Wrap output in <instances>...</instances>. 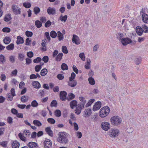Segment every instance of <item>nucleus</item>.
<instances>
[{"instance_id":"f257e3e1","label":"nucleus","mask_w":148,"mask_h":148,"mask_svg":"<svg viewBox=\"0 0 148 148\" xmlns=\"http://www.w3.org/2000/svg\"><path fill=\"white\" fill-rule=\"evenodd\" d=\"M67 134L64 132H61L59 133V137L58 138L57 140L59 143L66 144L68 143L69 142L68 139Z\"/></svg>"},{"instance_id":"f03ea898","label":"nucleus","mask_w":148,"mask_h":148,"mask_svg":"<svg viewBox=\"0 0 148 148\" xmlns=\"http://www.w3.org/2000/svg\"><path fill=\"white\" fill-rule=\"evenodd\" d=\"M110 111V108L107 106L103 107L100 110L99 112V116L102 118L107 116Z\"/></svg>"},{"instance_id":"7ed1b4c3","label":"nucleus","mask_w":148,"mask_h":148,"mask_svg":"<svg viewBox=\"0 0 148 148\" xmlns=\"http://www.w3.org/2000/svg\"><path fill=\"white\" fill-rule=\"evenodd\" d=\"M121 121V118L117 116H114L110 119L111 124L114 126H117L120 125Z\"/></svg>"},{"instance_id":"20e7f679","label":"nucleus","mask_w":148,"mask_h":148,"mask_svg":"<svg viewBox=\"0 0 148 148\" xmlns=\"http://www.w3.org/2000/svg\"><path fill=\"white\" fill-rule=\"evenodd\" d=\"M119 132V130L118 129H111L109 131V135L112 138H115L118 135Z\"/></svg>"},{"instance_id":"39448f33","label":"nucleus","mask_w":148,"mask_h":148,"mask_svg":"<svg viewBox=\"0 0 148 148\" xmlns=\"http://www.w3.org/2000/svg\"><path fill=\"white\" fill-rule=\"evenodd\" d=\"M101 127L103 130L107 131L110 128V124L108 122H103L101 124Z\"/></svg>"},{"instance_id":"423d86ee","label":"nucleus","mask_w":148,"mask_h":148,"mask_svg":"<svg viewBox=\"0 0 148 148\" xmlns=\"http://www.w3.org/2000/svg\"><path fill=\"white\" fill-rule=\"evenodd\" d=\"M121 41L123 45H126L128 44L132 43V41L130 38L127 37L122 38Z\"/></svg>"},{"instance_id":"0eeeda50","label":"nucleus","mask_w":148,"mask_h":148,"mask_svg":"<svg viewBox=\"0 0 148 148\" xmlns=\"http://www.w3.org/2000/svg\"><path fill=\"white\" fill-rule=\"evenodd\" d=\"M101 103L100 101H98L96 102L93 107L92 110L94 111H95L100 109L101 107Z\"/></svg>"},{"instance_id":"6e6552de","label":"nucleus","mask_w":148,"mask_h":148,"mask_svg":"<svg viewBox=\"0 0 148 148\" xmlns=\"http://www.w3.org/2000/svg\"><path fill=\"white\" fill-rule=\"evenodd\" d=\"M72 40V42L76 45H78L81 42L79 38L76 35H73Z\"/></svg>"},{"instance_id":"1a4fd4ad","label":"nucleus","mask_w":148,"mask_h":148,"mask_svg":"<svg viewBox=\"0 0 148 148\" xmlns=\"http://www.w3.org/2000/svg\"><path fill=\"white\" fill-rule=\"evenodd\" d=\"M12 10L13 12L15 13L16 14H20V9L15 5H13L12 6Z\"/></svg>"},{"instance_id":"9d476101","label":"nucleus","mask_w":148,"mask_h":148,"mask_svg":"<svg viewBox=\"0 0 148 148\" xmlns=\"http://www.w3.org/2000/svg\"><path fill=\"white\" fill-rule=\"evenodd\" d=\"M67 95L66 92L64 91H61L60 92V99L62 101H64L66 99Z\"/></svg>"},{"instance_id":"9b49d317","label":"nucleus","mask_w":148,"mask_h":148,"mask_svg":"<svg viewBox=\"0 0 148 148\" xmlns=\"http://www.w3.org/2000/svg\"><path fill=\"white\" fill-rule=\"evenodd\" d=\"M84 108L80 104H78L75 110V113L77 115L80 114L81 112L82 109Z\"/></svg>"},{"instance_id":"f8f14e48","label":"nucleus","mask_w":148,"mask_h":148,"mask_svg":"<svg viewBox=\"0 0 148 148\" xmlns=\"http://www.w3.org/2000/svg\"><path fill=\"white\" fill-rule=\"evenodd\" d=\"M47 11L49 15H54L56 14V10L54 8L49 7L47 9Z\"/></svg>"},{"instance_id":"ddd939ff","label":"nucleus","mask_w":148,"mask_h":148,"mask_svg":"<svg viewBox=\"0 0 148 148\" xmlns=\"http://www.w3.org/2000/svg\"><path fill=\"white\" fill-rule=\"evenodd\" d=\"M143 21L145 23H148V15L145 13H143L142 15Z\"/></svg>"},{"instance_id":"4468645a","label":"nucleus","mask_w":148,"mask_h":148,"mask_svg":"<svg viewBox=\"0 0 148 148\" xmlns=\"http://www.w3.org/2000/svg\"><path fill=\"white\" fill-rule=\"evenodd\" d=\"M32 84L33 87L39 89L41 87L40 83L37 81H33L32 82Z\"/></svg>"},{"instance_id":"2eb2a0df","label":"nucleus","mask_w":148,"mask_h":148,"mask_svg":"<svg viewBox=\"0 0 148 148\" xmlns=\"http://www.w3.org/2000/svg\"><path fill=\"white\" fill-rule=\"evenodd\" d=\"M84 116L86 117L89 116L91 114L92 110L91 109H88L85 110L84 111Z\"/></svg>"},{"instance_id":"dca6fc26","label":"nucleus","mask_w":148,"mask_h":148,"mask_svg":"<svg viewBox=\"0 0 148 148\" xmlns=\"http://www.w3.org/2000/svg\"><path fill=\"white\" fill-rule=\"evenodd\" d=\"M38 146L37 143L33 142H30L27 144V146L30 148H36Z\"/></svg>"},{"instance_id":"f3484780","label":"nucleus","mask_w":148,"mask_h":148,"mask_svg":"<svg viewBox=\"0 0 148 148\" xmlns=\"http://www.w3.org/2000/svg\"><path fill=\"white\" fill-rule=\"evenodd\" d=\"M136 32L138 35L141 36L143 32V28L140 26H137L136 27Z\"/></svg>"},{"instance_id":"a211bd4d","label":"nucleus","mask_w":148,"mask_h":148,"mask_svg":"<svg viewBox=\"0 0 148 148\" xmlns=\"http://www.w3.org/2000/svg\"><path fill=\"white\" fill-rule=\"evenodd\" d=\"M45 131L49 136L51 137L53 136V131L51 130L50 127H46L45 129Z\"/></svg>"},{"instance_id":"6ab92c4d","label":"nucleus","mask_w":148,"mask_h":148,"mask_svg":"<svg viewBox=\"0 0 148 148\" xmlns=\"http://www.w3.org/2000/svg\"><path fill=\"white\" fill-rule=\"evenodd\" d=\"M17 40L16 41V44L17 45H19L20 44H23L24 42V40L22 37L20 36L17 37Z\"/></svg>"},{"instance_id":"aec40b11","label":"nucleus","mask_w":148,"mask_h":148,"mask_svg":"<svg viewBox=\"0 0 148 148\" xmlns=\"http://www.w3.org/2000/svg\"><path fill=\"white\" fill-rule=\"evenodd\" d=\"M19 146V143L16 140L14 141L12 144V148H18Z\"/></svg>"},{"instance_id":"412c9836","label":"nucleus","mask_w":148,"mask_h":148,"mask_svg":"<svg viewBox=\"0 0 148 148\" xmlns=\"http://www.w3.org/2000/svg\"><path fill=\"white\" fill-rule=\"evenodd\" d=\"M70 105L71 108L73 109L74 108V107L75 106L77 107L78 105H77V101L75 100H73L71 101L70 103Z\"/></svg>"},{"instance_id":"4be33fe9","label":"nucleus","mask_w":148,"mask_h":148,"mask_svg":"<svg viewBox=\"0 0 148 148\" xmlns=\"http://www.w3.org/2000/svg\"><path fill=\"white\" fill-rule=\"evenodd\" d=\"M77 84V82L76 80H72L69 81L68 82V85L69 86L72 87H74Z\"/></svg>"},{"instance_id":"5701e85b","label":"nucleus","mask_w":148,"mask_h":148,"mask_svg":"<svg viewBox=\"0 0 148 148\" xmlns=\"http://www.w3.org/2000/svg\"><path fill=\"white\" fill-rule=\"evenodd\" d=\"M18 136L20 139L22 141L25 142L27 140L25 136L23 135V134L21 133H19L18 134Z\"/></svg>"},{"instance_id":"b1692460","label":"nucleus","mask_w":148,"mask_h":148,"mask_svg":"<svg viewBox=\"0 0 148 148\" xmlns=\"http://www.w3.org/2000/svg\"><path fill=\"white\" fill-rule=\"evenodd\" d=\"M79 98L80 100L82 102L81 104H79L80 105L82 106L83 108H84V105L86 102V100H85V98L82 97H79Z\"/></svg>"},{"instance_id":"393cba45","label":"nucleus","mask_w":148,"mask_h":148,"mask_svg":"<svg viewBox=\"0 0 148 148\" xmlns=\"http://www.w3.org/2000/svg\"><path fill=\"white\" fill-rule=\"evenodd\" d=\"M57 34L58 38L59 40L60 41L62 40L64 38V36L62 34L60 31H58Z\"/></svg>"},{"instance_id":"a878e982","label":"nucleus","mask_w":148,"mask_h":148,"mask_svg":"<svg viewBox=\"0 0 148 148\" xmlns=\"http://www.w3.org/2000/svg\"><path fill=\"white\" fill-rule=\"evenodd\" d=\"M3 42L5 44H8L11 41V39L9 37H6L3 40Z\"/></svg>"},{"instance_id":"bb28decb","label":"nucleus","mask_w":148,"mask_h":148,"mask_svg":"<svg viewBox=\"0 0 148 148\" xmlns=\"http://www.w3.org/2000/svg\"><path fill=\"white\" fill-rule=\"evenodd\" d=\"M63 56V53H59L57 56L56 57V61H60L62 59V58Z\"/></svg>"},{"instance_id":"cd10ccee","label":"nucleus","mask_w":148,"mask_h":148,"mask_svg":"<svg viewBox=\"0 0 148 148\" xmlns=\"http://www.w3.org/2000/svg\"><path fill=\"white\" fill-rule=\"evenodd\" d=\"M7 50L9 51L12 50L14 48V45L13 43H11L6 47Z\"/></svg>"},{"instance_id":"c85d7f7f","label":"nucleus","mask_w":148,"mask_h":148,"mask_svg":"<svg viewBox=\"0 0 148 148\" xmlns=\"http://www.w3.org/2000/svg\"><path fill=\"white\" fill-rule=\"evenodd\" d=\"M47 73V70L46 68L42 69L41 71L40 75L42 76H44L46 75Z\"/></svg>"},{"instance_id":"c756f323","label":"nucleus","mask_w":148,"mask_h":148,"mask_svg":"<svg viewBox=\"0 0 148 148\" xmlns=\"http://www.w3.org/2000/svg\"><path fill=\"white\" fill-rule=\"evenodd\" d=\"M33 124L38 126H40L42 125V123L38 120H34L33 121Z\"/></svg>"},{"instance_id":"7c9ffc66","label":"nucleus","mask_w":148,"mask_h":148,"mask_svg":"<svg viewBox=\"0 0 148 148\" xmlns=\"http://www.w3.org/2000/svg\"><path fill=\"white\" fill-rule=\"evenodd\" d=\"M88 81L89 83L92 85H94L95 84V82L94 79L92 77H90L88 78Z\"/></svg>"},{"instance_id":"2f4dec72","label":"nucleus","mask_w":148,"mask_h":148,"mask_svg":"<svg viewBox=\"0 0 148 148\" xmlns=\"http://www.w3.org/2000/svg\"><path fill=\"white\" fill-rule=\"evenodd\" d=\"M23 135L26 137H29L30 136L31 134L29 130H25L23 132Z\"/></svg>"},{"instance_id":"473e14b6","label":"nucleus","mask_w":148,"mask_h":148,"mask_svg":"<svg viewBox=\"0 0 148 148\" xmlns=\"http://www.w3.org/2000/svg\"><path fill=\"white\" fill-rule=\"evenodd\" d=\"M44 145L47 147L51 145V142L49 139H47L44 143Z\"/></svg>"},{"instance_id":"72a5a7b5","label":"nucleus","mask_w":148,"mask_h":148,"mask_svg":"<svg viewBox=\"0 0 148 148\" xmlns=\"http://www.w3.org/2000/svg\"><path fill=\"white\" fill-rule=\"evenodd\" d=\"M35 24L36 27L38 28L42 26V23L38 20H36L35 21Z\"/></svg>"},{"instance_id":"f704fd0d","label":"nucleus","mask_w":148,"mask_h":148,"mask_svg":"<svg viewBox=\"0 0 148 148\" xmlns=\"http://www.w3.org/2000/svg\"><path fill=\"white\" fill-rule=\"evenodd\" d=\"M98 115L97 114H95L92 116L91 119L94 122L97 121L98 119Z\"/></svg>"},{"instance_id":"c9c22d12","label":"nucleus","mask_w":148,"mask_h":148,"mask_svg":"<svg viewBox=\"0 0 148 148\" xmlns=\"http://www.w3.org/2000/svg\"><path fill=\"white\" fill-rule=\"evenodd\" d=\"M11 19L10 14H8L6 15L4 18V20L6 22L9 21Z\"/></svg>"},{"instance_id":"e433bc0d","label":"nucleus","mask_w":148,"mask_h":148,"mask_svg":"<svg viewBox=\"0 0 148 148\" xmlns=\"http://www.w3.org/2000/svg\"><path fill=\"white\" fill-rule=\"evenodd\" d=\"M50 35L52 38H56L57 36V33L54 31H51L50 33Z\"/></svg>"},{"instance_id":"4c0bfd02","label":"nucleus","mask_w":148,"mask_h":148,"mask_svg":"<svg viewBox=\"0 0 148 148\" xmlns=\"http://www.w3.org/2000/svg\"><path fill=\"white\" fill-rule=\"evenodd\" d=\"M95 100L94 99H92L89 100L88 103L86 105V107H89L94 102Z\"/></svg>"},{"instance_id":"58836bf2","label":"nucleus","mask_w":148,"mask_h":148,"mask_svg":"<svg viewBox=\"0 0 148 148\" xmlns=\"http://www.w3.org/2000/svg\"><path fill=\"white\" fill-rule=\"evenodd\" d=\"M5 59L2 54L0 55V63L3 64L5 62Z\"/></svg>"},{"instance_id":"ea45409f","label":"nucleus","mask_w":148,"mask_h":148,"mask_svg":"<svg viewBox=\"0 0 148 148\" xmlns=\"http://www.w3.org/2000/svg\"><path fill=\"white\" fill-rule=\"evenodd\" d=\"M141 60V58L139 57L138 58H136L135 59L134 62L137 65H138L140 64Z\"/></svg>"},{"instance_id":"a19ab883","label":"nucleus","mask_w":148,"mask_h":148,"mask_svg":"<svg viewBox=\"0 0 148 148\" xmlns=\"http://www.w3.org/2000/svg\"><path fill=\"white\" fill-rule=\"evenodd\" d=\"M55 115L57 117L60 116L61 115V111L59 110H56L55 111Z\"/></svg>"},{"instance_id":"79ce46f5","label":"nucleus","mask_w":148,"mask_h":148,"mask_svg":"<svg viewBox=\"0 0 148 148\" xmlns=\"http://www.w3.org/2000/svg\"><path fill=\"white\" fill-rule=\"evenodd\" d=\"M57 102L56 100H53L51 102L50 106L51 107H56L57 106Z\"/></svg>"},{"instance_id":"37998d69","label":"nucleus","mask_w":148,"mask_h":148,"mask_svg":"<svg viewBox=\"0 0 148 148\" xmlns=\"http://www.w3.org/2000/svg\"><path fill=\"white\" fill-rule=\"evenodd\" d=\"M38 105V103L36 100L32 101L31 103V105L34 107H36Z\"/></svg>"},{"instance_id":"c03bdc74","label":"nucleus","mask_w":148,"mask_h":148,"mask_svg":"<svg viewBox=\"0 0 148 148\" xmlns=\"http://www.w3.org/2000/svg\"><path fill=\"white\" fill-rule=\"evenodd\" d=\"M23 5L26 8H29L31 6V4L29 2H25L23 3Z\"/></svg>"},{"instance_id":"a18cd8bd","label":"nucleus","mask_w":148,"mask_h":148,"mask_svg":"<svg viewBox=\"0 0 148 148\" xmlns=\"http://www.w3.org/2000/svg\"><path fill=\"white\" fill-rule=\"evenodd\" d=\"M61 67L62 70H67L68 69V66L65 63H62L61 65Z\"/></svg>"},{"instance_id":"49530a36","label":"nucleus","mask_w":148,"mask_h":148,"mask_svg":"<svg viewBox=\"0 0 148 148\" xmlns=\"http://www.w3.org/2000/svg\"><path fill=\"white\" fill-rule=\"evenodd\" d=\"M142 26L143 28V32L144 31L145 33L148 32V27L145 25H143Z\"/></svg>"},{"instance_id":"de8ad7c7","label":"nucleus","mask_w":148,"mask_h":148,"mask_svg":"<svg viewBox=\"0 0 148 148\" xmlns=\"http://www.w3.org/2000/svg\"><path fill=\"white\" fill-rule=\"evenodd\" d=\"M76 76L75 73L73 72L71 73V77H69V81H72L74 80L73 79L75 78Z\"/></svg>"},{"instance_id":"09e8293b","label":"nucleus","mask_w":148,"mask_h":148,"mask_svg":"<svg viewBox=\"0 0 148 148\" xmlns=\"http://www.w3.org/2000/svg\"><path fill=\"white\" fill-rule=\"evenodd\" d=\"M26 36L27 37H31L33 34V33L32 32L29 31H27L25 33Z\"/></svg>"},{"instance_id":"8fccbe9b","label":"nucleus","mask_w":148,"mask_h":148,"mask_svg":"<svg viewBox=\"0 0 148 148\" xmlns=\"http://www.w3.org/2000/svg\"><path fill=\"white\" fill-rule=\"evenodd\" d=\"M67 18V16L66 15H65L64 16L61 15L60 17V20L61 21L65 22Z\"/></svg>"},{"instance_id":"3c124183","label":"nucleus","mask_w":148,"mask_h":148,"mask_svg":"<svg viewBox=\"0 0 148 148\" xmlns=\"http://www.w3.org/2000/svg\"><path fill=\"white\" fill-rule=\"evenodd\" d=\"M47 121L48 123L51 124H54L56 123L55 120L52 118H48Z\"/></svg>"},{"instance_id":"603ef678","label":"nucleus","mask_w":148,"mask_h":148,"mask_svg":"<svg viewBox=\"0 0 148 148\" xmlns=\"http://www.w3.org/2000/svg\"><path fill=\"white\" fill-rule=\"evenodd\" d=\"M34 11L35 14H37L40 11V9L39 7H35L34 9Z\"/></svg>"},{"instance_id":"864d4df0","label":"nucleus","mask_w":148,"mask_h":148,"mask_svg":"<svg viewBox=\"0 0 148 148\" xmlns=\"http://www.w3.org/2000/svg\"><path fill=\"white\" fill-rule=\"evenodd\" d=\"M7 141H3L0 143V145L4 147H7Z\"/></svg>"},{"instance_id":"5fc2aeb1","label":"nucleus","mask_w":148,"mask_h":148,"mask_svg":"<svg viewBox=\"0 0 148 148\" xmlns=\"http://www.w3.org/2000/svg\"><path fill=\"white\" fill-rule=\"evenodd\" d=\"M62 51L63 53L65 54L68 53V51L67 47L66 46H62Z\"/></svg>"},{"instance_id":"6e6d98bb","label":"nucleus","mask_w":148,"mask_h":148,"mask_svg":"<svg viewBox=\"0 0 148 148\" xmlns=\"http://www.w3.org/2000/svg\"><path fill=\"white\" fill-rule=\"evenodd\" d=\"M79 57L81 58V60L83 61H85V60L84 54V53H82L79 54Z\"/></svg>"},{"instance_id":"4d7b16f0","label":"nucleus","mask_w":148,"mask_h":148,"mask_svg":"<svg viewBox=\"0 0 148 148\" xmlns=\"http://www.w3.org/2000/svg\"><path fill=\"white\" fill-rule=\"evenodd\" d=\"M42 68V66L40 65H37L35 67V70L36 72H38L40 71Z\"/></svg>"},{"instance_id":"13d9d810","label":"nucleus","mask_w":148,"mask_h":148,"mask_svg":"<svg viewBox=\"0 0 148 148\" xmlns=\"http://www.w3.org/2000/svg\"><path fill=\"white\" fill-rule=\"evenodd\" d=\"M27 55L29 58H32L33 56L34 53L32 51H30L27 53Z\"/></svg>"},{"instance_id":"bf43d9fd","label":"nucleus","mask_w":148,"mask_h":148,"mask_svg":"<svg viewBox=\"0 0 148 148\" xmlns=\"http://www.w3.org/2000/svg\"><path fill=\"white\" fill-rule=\"evenodd\" d=\"M24 57V55L23 53L18 54V59L21 61H23Z\"/></svg>"},{"instance_id":"052dcab7","label":"nucleus","mask_w":148,"mask_h":148,"mask_svg":"<svg viewBox=\"0 0 148 148\" xmlns=\"http://www.w3.org/2000/svg\"><path fill=\"white\" fill-rule=\"evenodd\" d=\"M2 31L4 32H9L10 31V29L8 27H5L3 28L2 29Z\"/></svg>"},{"instance_id":"680f3d73","label":"nucleus","mask_w":148,"mask_h":148,"mask_svg":"<svg viewBox=\"0 0 148 148\" xmlns=\"http://www.w3.org/2000/svg\"><path fill=\"white\" fill-rule=\"evenodd\" d=\"M57 77L59 80H61L64 78V75L62 74H58L57 76Z\"/></svg>"},{"instance_id":"e2e57ef3","label":"nucleus","mask_w":148,"mask_h":148,"mask_svg":"<svg viewBox=\"0 0 148 148\" xmlns=\"http://www.w3.org/2000/svg\"><path fill=\"white\" fill-rule=\"evenodd\" d=\"M42 60L45 63H47L49 60V57L48 56H44L42 58Z\"/></svg>"},{"instance_id":"0e129e2a","label":"nucleus","mask_w":148,"mask_h":148,"mask_svg":"<svg viewBox=\"0 0 148 148\" xmlns=\"http://www.w3.org/2000/svg\"><path fill=\"white\" fill-rule=\"evenodd\" d=\"M9 60L11 63L14 62L15 61V57L12 56H10L9 57Z\"/></svg>"},{"instance_id":"69168bd1","label":"nucleus","mask_w":148,"mask_h":148,"mask_svg":"<svg viewBox=\"0 0 148 148\" xmlns=\"http://www.w3.org/2000/svg\"><path fill=\"white\" fill-rule=\"evenodd\" d=\"M69 100H72L75 98V96L73 94L71 93L69 94Z\"/></svg>"},{"instance_id":"338daca9","label":"nucleus","mask_w":148,"mask_h":148,"mask_svg":"<svg viewBox=\"0 0 148 148\" xmlns=\"http://www.w3.org/2000/svg\"><path fill=\"white\" fill-rule=\"evenodd\" d=\"M41 60V58L38 57L33 60V62L35 63H38L40 62Z\"/></svg>"},{"instance_id":"774afa93","label":"nucleus","mask_w":148,"mask_h":148,"mask_svg":"<svg viewBox=\"0 0 148 148\" xmlns=\"http://www.w3.org/2000/svg\"><path fill=\"white\" fill-rule=\"evenodd\" d=\"M51 25V22L49 20H48L45 23V27H49Z\"/></svg>"}]
</instances>
